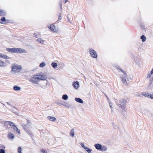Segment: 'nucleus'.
<instances>
[{"label":"nucleus","mask_w":153,"mask_h":153,"mask_svg":"<svg viewBox=\"0 0 153 153\" xmlns=\"http://www.w3.org/2000/svg\"><path fill=\"white\" fill-rule=\"evenodd\" d=\"M47 78L46 75L42 73L34 75L30 79L29 81L35 84H37L39 81L45 80Z\"/></svg>","instance_id":"obj_1"},{"label":"nucleus","mask_w":153,"mask_h":153,"mask_svg":"<svg viewBox=\"0 0 153 153\" xmlns=\"http://www.w3.org/2000/svg\"><path fill=\"white\" fill-rule=\"evenodd\" d=\"M117 69L121 71L123 73V74L121 75L120 77L124 84L126 85H127V81H128V79L127 77V76L125 71L119 67L117 68Z\"/></svg>","instance_id":"obj_2"},{"label":"nucleus","mask_w":153,"mask_h":153,"mask_svg":"<svg viewBox=\"0 0 153 153\" xmlns=\"http://www.w3.org/2000/svg\"><path fill=\"white\" fill-rule=\"evenodd\" d=\"M119 103H118L117 104V105L119 106V107L121 108L122 109V110H124V114L125 115L126 114V109L124 107V105H125L126 103V100L123 99H120V100H119Z\"/></svg>","instance_id":"obj_3"},{"label":"nucleus","mask_w":153,"mask_h":153,"mask_svg":"<svg viewBox=\"0 0 153 153\" xmlns=\"http://www.w3.org/2000/svg\"><path fill=\"white\" fill-rule=\"evenodd\" d=\"M94 147L96 149L101 151H105L107 150V147L103 146H102L101 145L97 143L94 145Z\"/></svg>","instance_id":"obj_4"},{"label":"nucleus","mask_w":153,"mask_h":153,"mask_svg":"<svg viewBox=\"0 0 153 153\" xmlns=\"http://www.w3.org/2000/svg\"><path fill=\"white\" fill-rule=\"evenodd\" d=\"M22 68L21 66L18 65H14L12 66L11 71L14 73L19 72Z\"/></svg>","instance_id":"obj_5"},{"label":"nucleus","mask_w":153,"mask_h":153,"mask_svg":"<svg viewBox=\"0 0 153 153\" xmlns=\"http://www.w3.org/2000/svg\"><path fill=\"white\" fill-rule=\"evenodd\" d=\"M90 53L92 57L94 58H97L98 55L97 53L93 49H90L89 50Z\"/></svg>","instance_id":"obj_6"},{"label":"nucleus","mask_w":153,"mask_h":153,"mask_svg":"<svg viewBox=\"0 0 153 153\" xmlns=\"http://www.w3.org/2000/svg\"><path fill=\"white\" fill-rule=\"evenodd\" d=\"M13 124L11 125V128H13V130L15 131L17 133L20 134V130L18 129L17 127L15 126V124L13 123Z\"/></svg>","instance_id":"obj_7"},{"label":"nucleus","mask_w":153,"mask_h":153,"mask_svg":"<svg viewBox=\"0 0 153 153\" xmlns=\"http://www.w3.org/2000/svg\"><path fill=\"white\" fill-rule=\"evenodd\" d=\"M15 53H27L26 50L24 49L21 48H15Z\"/></svg>","instance_id":"obj_8"},{"label":"nucleus","mask_w":153,"mask_h":153,"mask_svg":"<svg viewBox=\"0 0 153 153\" xmlns=\"http://www.w3.org/2000/svg\"><path fill=\"white\" fill-rule=\"evenodd\" d=\"M73 87L75 89H77L79 87V84L78 81L73 82L72 83Z\"/></svg>","instance_id":"obj_9"},{"label":"nucleus","mask_w":153,"mask_h":153,"mask_svg":"<svg viewBox=\"0 0 153 153\" xmlns=\"http://www.w3.org/2000/svg\"><path fill=\"white\" fill-rule=\"evenodd\" d=\"M12 124H13V123L10 121H6L4 123V125L6 127H8V125H9L11 126V125Z\"/></svg>","instance_id":"obj_10"},{"label":"nucleus","mask_w":153,"mask_h":153,"mask_svg":"<svg viewBox=\"0 0 153 153\" xmlns=\"http://www.w3.org/2000/svg\"><path fill=\"white\" fill-rule=\"evenodd\" d=\"M48 27L52 32H56V30L55 27L53 25H50V26Z\"/></svg>","instance_id":"obj_11"},{"label":"nucleus","mask_w":153,"mask_h":153,"mask_svg":"<svg viewBox=\"0 0 153 153\" xmlns=\"http://www.w3.org/2000/svg\"><path fill=\"white\" fill-rule=\"evenodd\" d=\"M6 50L10 52L15 53V48H6Z\"/></svg>","instance_id":"obj_12"},{"label":"nucleus","mask_w":153,"mask_h":153,"mask_svg":"<svg viewBox=\"0 0 153 153\" xmlns=\"http://www.w3.org/2000/svg\"><path fill=\"white\" fill-rule=\"evenodd\" d=\"M136 63L138 65H140V63L141 62V59L139 57L137 58L134 59Z\"/></svg>","instance_id":"obj_13"},{"label":"nucleus","mask_w":153,"mask_h":153,"mask_svg":"<svg viewBox=\"0 0 153 153\" xmlns=\"http://www.w3.org/2000/svg\"><path fill=\"white\" fill-rule=\"evenodd\" d=\"M0 57L4 59H9L10 58L7 56L6 55L2 53H0Z\"/></svg>","instance_id":"obj_14"},{"label":"nucleus","mask_w":153,"mask_h":153,"mask_svg":"<svg viewBox=\"0 0 153 153\" xmlns=\"http://www.w3.org/2000/svg\"><path fill=\"white\" fill-rule=\"evenodd\" d=\"M48 119L51 121H55L56 120V118L54 117H51L48 116L47 117Z\"/></svg>","instance_id":"obj_15"},{"label":"nucleus","mask_w":153,"mask_h":153,"mask_svg":"<svg viewBox=\"0 0 153 153\" xmlns=\"http://www.w3.org/2000/svg\"><path fill=\"white\" fill-rule=\"evenodd\" d=\"M75 100L77 102L80 103H82L83 102L82 100L79 98H76Z\"/></svg>","instance_id":"obj_16"},{"label":"nucleus","mask_w":153,"mask_h":153,"mask_svg":"<svg viewBox=\"0 0 153 153\" xmlns=\"http://www.w3.org/2000/svg\"><path fill=\"white\" fill-rule=\"evenodd\" d=\"M6 66V64L3 61L0 60V67H4Z\"/></svg>","instance_id":"obj_17"},{"label":"nucleus","mask_w":153,"mask_h":153,"mask_svg":"<svg viewBox=\"0 0 153 153\" xmlns=\"http://www.w3.org/2000/svg\"><path fill=\"white\" fill-rule=\"evenodd\" d=\"M8 136L9 138L10 139H13L15 137L13 134L11 133H9L8 134Z\"/></svg>","instance_id":"obj_18"},{"label":"nucleus","mask_w":153,"mask_h":153,"mask_svg":"<svg viewBox=\"0 0 153 153\" xmlns=\"http://www.w3.org/2000/svg\"><path fill=\"white\" fill-rule=\"evenodd\" d=\"M13 90L14 91H20L21 89V88L17 85H15L13 87Z\"/></svg>","instance_id":"obj_19"},{"label":"nucleus","mask_w":153,"mask_h":153,"mask_svg":"<svg viewBox=\"0 0 153 153\" xmlns=\"http://www.w3.org/2000/svg\"><path fill=\"white\" fill-rule=\"evenodd\" d=\"M51 65L54 68H57V64L56 63L53 62L51 64Z\"/></svg>","instance_id":"obj_20"},{"label":"nucleus","mask_w":153,"mask_h":153,"mask_svg":"<svg viewBox=\"0 0 153 153\" xmlns=\"http://www.w3.org/2000/svg\"><path fill=\"white\" fill-rule=\"evenodd\" d=\"M70 134L71 136L72 137H74V129H73L71 130V132L70 133Z\"/></svg>","instance_id":"obj_21"},{"label":"nucleus","mask_w":153,"mask_h":153,"mask_svg":"<svg viewBox=\"0 0 153 153\" xmlns=\"http://www.w3.org/2000/svg\"><path fill=\"white\" fill-rule=\"evenodd\" d=\"M140 39H142L143 42H144L146 39V37L144 35H142L140 37Z\"/></svg>","instance_id":"obj_22"},{"label":"nucleus","mask_w":153,"mask_h":153,"mask_svg":"<svg viewBox=\"0 0 153 153\" xmlns=\"http://www.w3.org/2000/svg\"><path fill=\"white\" fill-rule=\"evenodd\" d=\"M68 97L67 94H64L62 96V99L64 100H67L68 99Z\"/></svg>","instance_id":"obj_23"},{"label":"nucleus","mask_w":153,"mask_h":153,"mask_svg":"<svg viewBox=\"0 0 153 153\" xmlns=\"http://www.w3.org/2000/svg\"><path fill=\"white\" fill-rule=\"evenodd\" d=\"M85 149L86 151L89 153H91L92 151V150L91 149L88 148L87 147H86L85 148Z\"/></svg>","instance_id":"obj_24"},{"label":"nucleus","mask_w":153,"mask_h":153,"mask_svg":"<svg viewBox=\"0 0 153 153\" xmlns=\"http://www.w3.org/2000/svg\"><path fill=\"white\" fill-rule=\"evenodd\" d=\"M45 65V64L44 62H43L41 63L39 67L41 68H43Z\"/></svg>","instance_id":"obj_25"},{"label":"nucleus","mask_w":153,"mask_h":153,"mask_svg":"<svg viewBox=\"0 0 153 153\" xmlns=\"http://www.w3.org/2000/svg\"><path fill=\"white\" fill-rule=\"evenodd\" d=\"M37 40L38 42H40L41 43H43L44 42V41L42 40L41 38H38Z\"/></svg>","instance_id":"obj_26"},{"label":"nucleus","mask_w":153,"mask_h":153,"mask_svg":"<svg viewBox=\"0 0 153 153\" xmlns=\"http://www.w3.org/2000/svg\"><path fill=\"white\" fill-rule=\"evenodd\" d=\"M25 131H26V132H27L28 134L30 135V136H31L32 135L31 132L29 130H27V129H26L25 130Z\"/></svg>","instance_id":"obj_27"},{"label":"nucleus","mask_w":153,"mask_h":153,"mask_svg":"<svg viewBox=\"0 0 153 153\" xmlns=\"http://www.w3.org/2000/svg\"><path fill=\"white\" fill-rule=\"evenodd\" d=\"M6 15L5 12H3L1 10L0 11V16H4Z\"/></svg>","instance_id":"obj_28"},{"label":"nucleus","mask_w":153,"mask_h":153,"mask_svg":"<svg viewBox=\"0 0 153 153\" xmlns=\"http://www.w3.org/2000/svg\"><path fill=\"white\" fill-rule=\"evenodd\" d=\"M6 20V19L4 17H2L1 19V23L3 24L2 22H5Z\"/></svg>","instance_id":"obj_29"},{"label":"nucleus","mask_w":153,"mask_h":153,"mask_svg":"<svg viewBox=\"0 0 153 153\" xmlns=\"http://www.w3.org/2000/svg\"><path fill=\"white\" fill-rule=\"evenodd\" d=\"M147 93H145V92H142L141 94L143 95L145 97H147Z\"/></svg>","instance_id":"obj_30"},{"label":"nucleus","mask_w":153,"mask_h":153,"mask_svg":"<svg viewBox=\"0 0 153 153\" xmlns=\"http://www.w3.org/2000/svg\"><path fill=\"white\" fill-rule=\"evenodd\" d=\"M18 152L19 153H22V149L20 147H19L18 149Z\"/></svg>","instance_id":"obj_31"},{"label":"nucleus","mask_w":153,"mask_h":153,"mask_svg":"<svg viewBox=\"0 0 153 153\" xmlns=\"http://www.w3.org/2000/svg\"><path fill=\"white\" fill-rule=\"evenodd\" d=\"M153 74V68L152 69V71H151V72L149 73V77H151V75H152V74Z\"/></svg>","instance_id":"obj_32"},{"label":"nucleus","mask_w":153,"mask_h":153,"mask_svg":"<svg viewBox=\"0 0 153 153\" xmlns=\"http://www.w3.org/2000/svg\"><path fill=\"white\" fill-rule=\"evenodd\" d=\"M21 126H22V127H23V129H24V130L25 131V129H27L26 128V126L24 124H22L21 125Z\"/></svg>","instance_id":"obj_33"},{"label":"nucleus","mask_w":153,"mask_h":153,"mask_svg":"<svg viewBox=\"0 0 153 153\" xmlns=\"http://www.w3.org/2000/svg\"><path fill=\"white\" fill-rule=\"evenodd\" d=\"M0 148L3 149H5V146L3 145H0Z\"/></svg>","instance_id":"obj_34"},{"label":"nucleus","mask_w":153,"mask_h":153,"mask_svg":"<svg viewBox=\"0 0 153 153\" xmlns=\"http://www.w3.org/2000/svg\"><path fill=\"white\" fill-rule=\"evenodd\" d=\"M0 153H5V152L4 149H0Z\"/></svg>","instance_id":"obj_35"},{"label":"nucleus","mask_w":153,"mask_h":153,"mask_svg":"<svg viewBox=\"0 0 153 153\" xmlns=\"http://www.w3.org/2000/svg\"><path fill=\"white\" fill-rule=\"evenodd\" d=\"M46 80L47 81V82L46 83V85L47 86H50V84L49 83L48 81L47 80Z\"/></svg>","instance_id":"obj_36"},{"label":"nucleus","mask_w":153,"mask_h":153,"mask_svg":"<svg viewBox=\"0 0 153 153\" xmlns=\"http://www.w3.org/2000/svg\"><path fill=\"white\" fill-rule=\"evenodd\" d=\"M41 152L42 153H47L46 151L44 149L41 150Z\"/></svg>","instance_id":"obj_37"},{"label":"nucleus","mask_w":153,"mask_h":153,"mask_svg":"<svg viewBox=\"0 0 153 153\" xmlns=\"http://www.w3.org/2000/svg\"><path fill=\"white\" fill-rule=\"evenodd\" d=\"M85 149V148L86 147V146H85L84 144L83 143H81L80 144Z\"/></svg>","instance_id":"obj_38"},{"label":"nucleus","mask_w":153,"mask_h":153,"mask_svg":"<svg viewBox=\"0 0 153 153\" xmlns=\"http://www.w3.org/2000/svg\"><path fill=\"white\" fill-rule=\"evenodd\" d=\"M33 36H34V37H35L36 38H37L38 37L37 35V34L36 33H34L33 34Z\"/></svg>","instance_id":"obj_39"},{"label":"nucleus","mask_w":153,"mask_h":153,"mask_svg":"<svg viewBox=\"0 0 153 153\" xmlns=\"http://www.w3.org/2000/svg\"><path fill=\"white\" fill-rule=\"evenodd\" d=\"M150 98L151 99H153V94H151L150 96Z\"/></svg>","instance_id":"obj_40"},{"label":"nucleus","mask_w":153,"mask_h":153,"mask_svg":"<svg viewBox=\"0 0 153 153\" xmlns=\"http://www.w3.org/2000/svg\"><path fill=\"white\" fill-rule=\"evenodd\" d=\"M65 106L67 108H69V105L68 104H66Z\"/></svg>","instance_id":"obj_41"},{"label":"nucleus","mask_w":153,"mask_h":153,"mask_svg":"<svg viewBox=\"0 0 153 153\" xmlns=\"http://www.w3.org/2000/svg\"><path fill=\"white\" fill-rule=\"evenodd\" d=\"M62 19V18L61 17V16L60 15L59 16V18H58V20H60Z\"/></svg>","instance_id":"obj_42"},{"label":"nucleus","mask_w":153,"mask_h":153,"mask_svg":"<svg viewBox=\"0 0 153 153\" xmlns=\"http://www.w3.org/2000/svg\"><path fill=\"white\" fill-rule=\"evenodd\" d=\"M150 94L149 93H148V94H147V97H148V98H150Z\"/></svg>","instance_id":"obj_43"},{"label":"nucleus","mask_w":153,"mask_h":153,"mask_svg":"<svg viewBox=\"0 0 153 153\" xmlns=\"http://www.w3.org/2000/svg\"><path fill=\"white\" fill-rule=\"evenodd\" d=\"M109 105L110 106V108L111 109V108H112V104H111V103H109Z\"/></svg>","instance_id":"obj_44"},{"label":"nucleus","mask_w":153,"mask_h":153,"mask_svg":"<svg viewBox=\"0 0 153 153\" xmlns=\"http://www.w3.org/2000/svg\"><path fill=\"white\" fill-rule=\"evenodd\" d=\"M6 103H7V104H8V105H10L11 106H12V105H11V104H10L9 102H6Z\"/></svg>","instance_id":"obj_45"},{"label":"nucleus","mask_w":153,"mask_h":153,"mask_svg":"<svg viewBox=\"0 0 153 153\" xmlns=\"http://www.w3.org/2000/svg\"><path fill=\"white\" fill-rule=\"evenodd\" d=\"M29 123H30V122H29V120H27V125H29V126H30V125L29 124Z\"/></svg>","instance_id":"obj_46"},{"label":"nucleus","mask_w":153,"mask_h":153,"mask_svg":"<svg viewBox=\"0 0 153 153\" xmlns=\"http://www.w3.org/2000/svg\"><path fill=\"white\" fill-rule=\"evenodd\" d=\"M141 28H143V29L144 26H143L142 25H141Z\"/></svg>","instance_id":"obj_47"},{"label":"nucleus","mask_w":153,"mask_h":153,"mask_svg":"<svg viewBox=\"0 0 153 153\" xmlns=\"http://www.w3.org/2000/svg\"><path fill=\"white\" fill-rule=\"evenodd\" d=\"M68 0H65V2H64V4H65L66 2L68 1Z\"/></svg>","instance_id":"obj_48"},{"label":"nucleus","mask_w":153,"mask_h":153,"mask_svg":"<svg viewBox=\"0 0 153 153\" xmlns=\"http://www.w3.org/2000/svg\"><path fill=\"white\" fill-rule=\"evenodd\" d=\"M152 82H151V83H150V84H149V86H150L151 85V84H152Z\"/></svg>","instance_id":"obj_49"},{"label":"nucleus","mask_w":153,"mask_h":153,"mask_svg":"<svg viewBox=\"0 0 153 153\" xmlns=\"http://www.w3.org/2000/svg\"><path fill=\"white\" fill-rule=\"evenodd\" d=\"M0 23H1V19H0Z\"/></svg>","instance_id":"obj_50"},{"label":"nucleus","mask_w":153,"mask_h":153,"mask_svg":"<svg viewBox=\"0 0 153 153\" xmlns=\"http://www.w3.org/2000/svg\"><path fill=\"white\" fill-rule=\"evenodd\" d=\"M2 104L3 105H4V104H3V103H2Z\"/></svg>","instance_id":"obj_51"},{"label":"nucleus","mask_w":153,"mask_h":153,"mask_svg":"<svg viewBox=\"0 0 153 153\" xmlns=\"http://www.w3.org/2000/svg\"><path fill=\"white\" fill-rule=\"evenodd\" d=\"M94 83L96 85V83H95L94 82Z\"/></svg>","instance_id":"obj_52"},{"label":"nucleus","mask_w":153,"mask_h":153,"mask_svg":"<svg viewBox=\"0 0 153 153\" xmlns=\"http://www.w3.org/2000/svg\"><path fill=\"white\" fill-rule=\"evenodd\" d=\"M94 83L96 85V83H95L94 82Z\"/></svg>","instance_id":"obj_53"},{"label":"nucleus","mask_w":153,"mask_h":153,"mask_svg":"<svg viewBox=\"0 0 153 153\" xmlns=\"http://www.w3.org/2000/svg\"><path fill=\"white\" fill-rule=\"evenodd\" d=\"M108 99V97H107V99Z\"/></svg>","instance_id":"obj_54"},{"label":"nucleus","mask_w":153,"mask_h":153,"mask_svg":"<svg viewBox=\"0 0 153 153\" xmlns=\"http://www.w3.org/2000/svg\"><path fill=\"white\" fill-rule=\"evenodd\" d=\"M62 4H61V7L62 8Z\"/></svg>","instance_id":"obj_55"},{"label":"nucleus","mask_w":153,"mask_h":153,"mask_svg":"<svg viewBox=\"0 0 153 153\" xmlns=\"http://www.w3.org/2000/svg\"><path fill=\"white\" fill-rule=\"evenodd\" d=\"M105 96L106 97L107 96L105 94Z\"/></svg>","instance_id":"obj_56"}]
</instances>
